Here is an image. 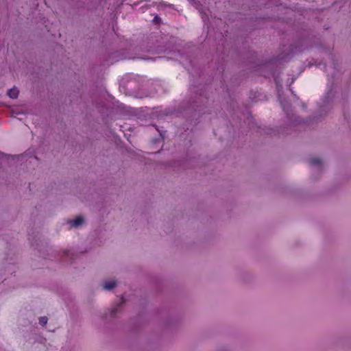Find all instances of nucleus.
I'll return each mask as SVG.
<instances>
[{
  "label": "nucleus",
  "instance_id": "nucleus-8",
  "mask_svg": "<svg viewBox=\"0 0 351 351\" xmlns=\"http://www.w3.org/2000/svg\"><path fill=\"white\" fill-rule=\"evenodd\" d=\"M310 162L311 165H316L321 164V160L319 158H312Z\"/></svg>",
  "mask_w": 351,
  "mask_h": 351
},
{
  "label": "nucleus",
  "instance_id": "nucleus-7",
  "mask_svg": "<svg viewBox=\"0 0 351 351\" xmlns=\"http://www.w3.org/2000/svg\"><path fill=\"white\" fill-rule=\"evenodd\" d=\"M152 23L155 25H160L162 23V20L160 17H159L158 15H156L154 19L152 20Z\"/></svg>",
  "mask_w": 351,
  "mask_h": 351
},
{
  "label": "nucleus",
  "instance_id": "nucleus-4",
  "mask_svg": "<svg viewBox=\"0 0 351 351\" xmlns=\"http://www.w3.org/2000/svg\"><path fill=\"white\" fill-rule=\"evenodd\" d=\"M19 91L16 88H12L8 90V95L12 99H16L19 96Z\"/></svg>",
  "mask_w": 351,
  "mask_h": 351
},
{
  "label": "nucleus",
  "instance_id": "nucleus-10",
  "mask_svg": "<svg viewBox=\"0 0 351 351\" xmlns=\"http://www.w3.org/2000/svg\"><path fill=\"white\" fill-rule=\"evenodd\" d=\"M159 4H160V5H162V6H164V7H169V8H171V6H172V5H171V4H168V5H167V4L165 3H164V2H162H162H160V3H159Z\"/></svg>",
  "mask_w": 351,
  "mask_h": 351
},
{
  "label": "nucleus",
  "instance_id": "nucleus-5",
  "mask_svg": "<svg viewBox=\"0 0 351 351\" xmlns=\"http://www.w3.org/2000/svg\"><path fill=\"white\" fill-rule=\"evenodd\" d=\"M125 303V300H124V298L123 296H121V298H120V301L117 304V306L113 308L111 311V315L112 316H115L116 313L118 312L119 311V308Z\"/></svg>",
  "mask_w": 351,
  "mask_h": 351
},
{
  "label": "nucleus",
  "instance_id": "nucleus-3",
  "mask_svg": "<svg viewBox=\"0 0 351 351\" xmlns=\"http://www.w3.org/2000/svg\"><path fill=\"white\" fill-rule=\"evenodd\" d=\"M117 286V282L115 280H107L104 283V289L106 290H111Z\"/></svg>",
  "mask_w": 351,
  "mask_h": 351
},
{
  "label": "nucleus",
  "instance_id": "nucleus-2",
  "mask_svg": "<svg viewBox=\"0 0 351 351\" xmlns=\"http://www.w3.org/2000/svg\"><path fill=\"white\" fill-rule=\"evenodd\" d=\"M68 223L74 228H78L84 223V219L82 216H77L75 219L69 220Z\"/></svg>",
  "mask_w": 351,
  "mask_h": 351
},
{
  "label": "nucleus",
  "instance_id": "nucleus-1",
  "mask_svg": "<svg viewBox=\"0 0 351 351\" xmlns=\"http://www.w3.org/2000/svg\"><path fill=\"white\" fill-rule=\"evenodd\" d=\"M75 2V6L77 8H84L87 10H92V6L90 3H92L90 0H73Z\"/></svg>",
  "mask_w": 351,
  "mask_h": 351
},
{
  "label": "nucleus",
  "instance_id": "nucleus-9",
  "mask_svg": "<svg viewBox=\"0 0 351 351\" xmlns=\"http://www.w3.org/2000/svg\"><path fill=\"white\" fill-rule=\"evenodd\" d=\"M63 256H64L71 257V258H73V254L71 253L69 250H64L63 251Z\"/></svg>",
  "mask_w": 351,
  "mask_h": 351
},
{
  "label": "nucleus",
  "instance_id": "nucleus-6",
  "mask_svg": "<svg viewBox=\"0 0 351 351\" xmlns=\"http://www.w3.org/2000/svg\"><path fill=\"white\" fill-rule=\"evenodd\" d=\"M47 321H48V318L46 316H43V317H39V324L41 326H45L47 323Z\"/></svg>",
  "mask_w": 351,
  "mask_h": 351
}]
</instances>
